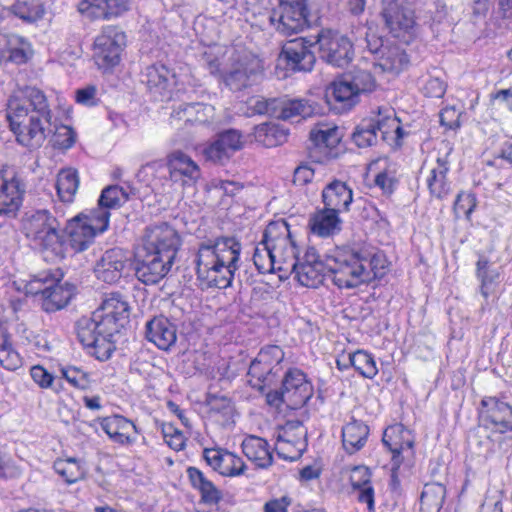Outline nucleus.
<instances>
[{"label":"nucleus","instance_id":"473e14b6","mask_svg":"<svg viewBox=\"0 0 512 512\" xmlns=\"http://www.w3.org/2000/svg\"><path fill=\"white\" fill-rule=\"evenodd\" d=\"M100 426L113 441L120 444L131 443L133 439L130 432L136 431V426L133 422L119 415L101 419Z\"/></svg>","mask_w":512,"mask_h":512},{"label":"nucleus","instance_id":"de8ad7c7","mask_svg":"<svg viewBox=\"0 0 512 512\" xmlns=\"http://www.w3.org/2000/svg\"><path fill=\"white\" fill-rule=\"evenodd\" d=\"M361 263L364 266V276L367 282L374 278H382L386 273L387 260L382 253H371L367 250H360Z\"/></svg>","mask_w":512,"mask_h":512},{"label":"nucleus","instance_id":"864d4df0","mask_svg":"<svg viewBox=\"0 0 512 512\" xmlns=\"http://www.w3.org/2000/svg\"><path fill=\"white\" fill-rule=\"evenodd\" d=\"M343 360H348L366 378H373L377 372L376 362L371 354H340Z\"/></svg>","mask_w":512,"mask_h":512},{"label":"nucleus","instance_id":"9b49d317","mask_svg":"<svg viewBox=\"0 0 512 512\" xmlns=\"http://www.w3.org/2000/svg\"><path fill=\"white\" fill-rule=\"evenodd\" d=\"M269 22L285 36L303 31L308 26L306 0H279V4L269 14Z\"/></svg>","mask_w":512,"mask_h":512},{"label":"nucleus","instance_id":"c03bdc74","mask_svg":"<svg viewBox=\"0 0 512 512\" xmlns=\"http://www.w3.org/2000/svg\"><path fill=\"white\" fill-rule=\"evenodd\" d=\"M60 270L43 271L37 275H34L25 285V294L40 296L41 302L44 297L47 296L51 287L55 285V279L57 278Z\"/></svg>","mask_w":512,"mask_h":512},{"label":"nucleus","instance_id":"423d86ee","mask_svg":"<svg viewBox=\"0 0 512 512\" xmlns=\"http://www.w3.org/2000/svg\"><path fill=\"white\" fill-rule=\"evenodd\" d=\"M328 278L339 288H354L367 282L359 251L335 249L326 255Z\"/></svg>","mask_w":512,"mask_h":512},{"label":"nucleus","instance_id":"8fccbe9b","mask_svg":"<svg viewBox=\"0 0 512 512\" xmlns=\"http://www.w3.org/2000/svg\"><path fill=\"white\" fill-rule=\"evenodd\" d=\"M343 76L351 84L358 96L371 93L376 88V80L368 70L354 68L344 73Z\"/></svg>","mask_w":512,"mask_h":512},{"label":"nucleus","instance_id":"6e6d98bb","mask_svg":"<svg viewBox=\"0 0 512 512\" xmlns=\"http://www.w3.org/2000/svg\"><path fill=\"white\" fill-rule=\"evenodd\" d=\"M186 113L185 124H206L213 118L214 109L203 103H189Z\"/></svg>","mask_w":512,"mask_h":512},{"label":"nucleus","instance_id":"f8f14e48","mask_svg":"<svg viewBox=\"0 0 512 512\" xmlns=\"http://www.w3.org/2000/svg\"><path fill=\"white\" fill-rule=\"evenodd\" d=\"M166 166L168 169L167 180L182 187L193 186L201 178L199 165L186 153L181 150H174L165 158V164L151 162L145 168L156 171Z\"/></svg>","mask_w":512,"mask_h":512},{"label":"nucleus","instance_id":"f03ea898","mask_svg":"<svg viewBox=\"0 0 512 512\" xmlns=\"http://www.w3.org/2000/svg\"><path fill=\"white\" fill-rule=\"evenodd\" d=\"M241 244L230 236L206 239L198 244L193 263L197 279L207 287L231 286L240 260Z\"/></svg>","mask_w":512,"mask_h":512},{"label":"nucleus","instance_id":"aec40b11","mask_svg":"<svg viewBox=\"0 0 512 512\" xmlns=\"http://www.w3.org/2000/svg\"><path fill=\"white\" fill-rule=\"evenodd\" d=\"M152 252L140 248L136 253L135 275L146 285L158 283L170 271L174 262H167Z\"/></svg>","mask_w":512,"mask_h":512},{"label":"nucleus","instance_id":"4468645a","mask_svg":"<svg viewBox=\"0 0 512 512\" xmlns=\"http://www.w3.org/2000/svg\"><path fill=\"white\" fill-rule=\"evenodd\" d=\"M314 45L315 41L304 37L287 41L278 55L277 65H283L293 72H310L316 62L314 52L311 50Z\"/></svg>","mask_w":512,"mask_h":512},{"label":"nucleus","instance_id":"a18cd8bd","mask_svg":"<svg viewBox=\"0 0 512 512\" xmlns=\"http://www.w3.org/2000/svg\"><path fill=\"white\" fill-rule=\"evenodd\" d=\"M408 433L402 425H394L388 427L383 434V444L388 447L390 452L393 454L392 460L396 465H399L402 462L400 457L401 452L404 449H411L413 446V442L409 439L405 441H398L396 437L398 434Z\"/></svg>","mask_w":512,"mask_h":512},{"label":"nucleus","instance_id":"6ab92c4d","mask_svg":"<svg viewBox=\"0 0 512 512\" xmlns=\"http://www.w3.org/2000/svg\"><path fill=\"white\" fill-rule=\"evenodd\" d=\"M307 430L298 419L288 420L278 431V454L291 460L300 456L305 449Z\"/></svg>","mask_w":512,"mask_h":512},{"label":"nucleus","instance_id":"dca6fc26","mask_svg":"<svg viewBox=\"0 0 512 512\" xmlns=\"http://www.w3.org/2000/svg\"><path fill=\"white\" fill-rule=\"evenodd\" d=\"M381 15L394 37L408 41L414 36L416 30L414 12L399 0H383Z\"/></svg>","mask_w":512,"mask_h":512},{"label":"nucleus","instance_id":"6e6552de","mask_svg":"<svg viewBox=\"0 0 512 512\" xmlns=\"http://www.w3.org/2000/svg\"><path fill=\"white\" fill-rule=\"evenodd\" d=\"M262 61L247 51H235L230 56V66L223 74L226 86L241 91L256 84L262 77Z\"/></svg>","mask_w":512,"mask_h":512},{"label":"nucleus","instance_id":"a878e982","mask_svg":"<svg viewBox=\"0 0 512 512\" xmlns=\"http://www.w3.org/2000/svg\"><path fill=\"white\" fill-rule=\"evenodd\" d=\"M129 9V0H81L78 4L80 13L107 20L119 17Z\"/></svg>","mask_w":512,"mask_h":512},{"label":"nucleus","instance_id":"e2e57ef3","mask_svg":"<svg viewBox=\"0 0 512 512\" xmlns=\"http://www.w3.org/2000/svg\"><path fill=\"white\" fill-rule=\"evenodd\" d=\"M272 370L273 368L270 363L262 358L256 357L250 363L248 374L259 381L265 382L268 380V376L272 373Z\"/></svg>","mask_w":512,"mask_h":512},{"label":"nucleus","instance_id":"412c9836","mask_svg":"<svg viewBox=\"0 0 512 512\" xmlns=\"http://www.w3.org/2000/svg\"><path fill=\"white\" fill-rule=\"evenodd\" d=\"M479 416L487 428L499 433L512 431V406L496 397L482 399Z\"/></svg>","mask_w":512,"mask_h":512},{"label":"nucleus","instance_id":"9d476101","mask_svg":"<svg viewBox=\"0 0 512 512\" xmlns=\"http://www.w3.org/2000/svg\"><path fill=\"white\" fill-rule=\"evenodd\" d=\"M141 82L146 85L151 96L157 101L181 99L182 89L179 87L176 73L162 63L145 67Z\"/></svg>","mask_w":512,"mask_h":512},{"label":"nucleus","instance_id":"39448f33","mask_svg":"<svg viewBox=\"0 0 512 512\" xmlns=\"http://www.w3.org/2000/svg\"><path fill=\"white\" fill-rule=\"evenodd\" d=\"M76 337L84 349H99L103 352H116L128 349L124 334L112 333L92 313L82 316L75 323Z\"/></svg>","mask_w":512,"mask_h":512},{"label":"nucleus","instance_id":"b1692460","mask_svg":"<svg viewBox=\"0 0 512 512\" xmlns=\"http://www.w3.org/2000/svg\"><path fill=\"white\" fill-rule=\"evenodd\" d=\"M325 97L330 109L338 114L350 111L359 102L358 94L343 75L327 87Z\"/></svg>","mask_w":512,"mask_h":512},{"label":"nucleus","instance_id":"f3484780","mask_svg":"<svg viewBox=\"0 0 512 512\" xmlns=\"http://www.w3.org/2000/svg\"><path fill=\"white\" fill-rule=\"evenodd\" d=\"M261 241L271 247L272 251L280 258L281 264L295 263V255L299 250L289 225L284 219L270 222L264 230Z\"/></svg>","mask_w":512,"mask_h":512},{"label":"nucleus","instance_id":"37998d69","mask_svg":"<svg viewBox=\"0 0 512 512\" xmlns=\"http://www.w3.org/2000/svg\"><path fill=\"white\" fill-rule=\"evenodd\" d=\"M254 136L258 143L268 148L281 145L287 140V132L273 123H263L256 126Z\"/></svg>","mask_w":512,"mask_h":512},{"label":"nucleus","instance_id":"ea45409f","mask_svg":"<svg viewBox=\"0 0 512 512\" xmlns=\"http://www.w3.org/2000/svg\"><path fill=\"white\" fill-rule=\"evenodd\" d=\"M6 52V61L16 65L27 63L33 55L31 44L24 37L13 34L6 36Z\"/></svg>","mask_w":512,"mask_h":512},{"label":"nucleus","instance_id":"f257e3e1","mask_svg":"<svg viewBox=\"0 0 512 512\" xmlns=\"http://www.w3.org/2000/svg\"><path fill=\"white\" fill-rule=\"evenodd\" d=\"M52 112L45 94L35 87L15 91L7 101L6 119L16 141L29 149L43 145L51 133Z\"/></svg>","mask_w":512,"mask_h":512},{"label":"nucleus","instance_id":"680f3d73","mask_svg":"<svg viewBox=\"0 0 512 512\" xmlns=\"http://www.w3.org/2000/svg\"><path fill=\"white\" fill-rule=\"evenodd\" d=\"M203 154L207 160L214 163H223L232 155L225 146L220 144L216 139L203 149Z\"/></svg>","mask_w":512,"mask_h":512},{"label":"nucleus","instance_id":"0eeeda50","mask_svg":"<svg viewBox=\"0 0 512 512\" xmlns=\"http://www.w3.org/2000/svg\"><path fill=\"white\" fill-rule=\"evenodd\" d=\"M108 229V215L102 212L80 214L68 221L65 227V240L75 252L86 250L97 234Z\"/></svg>","mask_w":512,"mask_h":512},{"label":"nucleus","instance_id":"7c9ffc66","mask_svg":"<svg viewBox=\"0 0 512 512\" xmlns=\"http://www.w3.org/2000/svg\"><path fill=\"white\" fill-rule=\"evenodd\" d=\"M75 291L76 286L68 281H63V274L60 271L55 279V285L51 287L42 301L43 310L50 313L63 309L75 295Z\"/></svg>","mask_w":512,"mask_h":512},{"label":"nucleus","instance_id":"1a4fd4ad","mask_svg":"<svg viewBox=\"0 0 512 512\" xmlns=\"http://www.w3.org/2000/svg\"><path fill=\"white\" fill-rule=\"evenodd\" d=\"M126 44V34L120 27H103L93 44V59L96 66L107 72L119 65Z\"/></svg>","mask_w":512,"mask_h":512},{"label":"nucleus","instance_id":"4be33fe9","mask_svg":"<svg viewBox=\"0 0 512 512\" xmlns=\"http://www.w3.org/2000/svg\"><path fill=\"white\" fill-rule=\"evenodd\" d=\"M282 397L287 406L297 409L302 407L313 395L311 383L299 369H289L282 381Z\"/></svg>","mask_w":512,"mask_h":512},{"label":"nucleus","instance_id":"cd10ccee","mask_svg":"<svg viewBox=\"0 0 512 512\" xmlns=\"http://www.w3.org/2000/svg\"><path fill=\"white\" fill-rule=\"evenodd\" d=\"M146 339L158 349L167 351L177 340L176 326L166 317H154L146 323Z\"/></svg>","mask_w":512,"mask_h":512},{"label":"nucleus","instance_id":"393cba45","mask_svg":"<svg viewBox=\"0 0 512 512\" xmlns=\"http://www.w3.org/2000/svg\"><path fill=\"white\" fill-rule=\"evenodd\" d=\"M283 265H286V267L279 266L278 270H291L295 273L299 283L305 287L317 288L328 278L326 257L323 263H316V265L300 264L298 252L295 255V264L294 262H285Z\"/></svg>","mask_w":512,"mask_h":512},{"label":"nucleus","instance_id":"c85d7f7f","mask_svg":"<svg viewBox=\"0 0 512 512\" xmlns=\"http://www.w3.org/2000/svg\"><path fill=\"white\" fill-rule=\"evenodd\" d=\"M2 216L16 217L26 192L24 183L16 176L10 180L2 176Z\"/></svg>","mask_w":512,"mask_h":512},{"label":"nucleus","instance_id":"e433bc0d","mask_svg":"<svg viewBox=\"0 0 512 512\" xmlns=\"http://www.w3.org/2000/svg\"><path fill=\"white\" fill-rule=\"evenodd\" d=\"M187 474L192 486L200 491L203 502L216 504L221 500V491L205 477L202 471L196 467H189Z\"/></svg>","mask_w":512,"mask_h":512},{"label":"nucleus","instance_id":"72a5a7b5","mask_svg":"<svg viewBox=\"0 0 512 512\" xmlns=\"http://www.w3.org/2000/svg\"><path fill=\"white\" fill-rule=\"evenodd\" d=\"M369 428L362 421L352 419L342 428V444L345 451L354 454L364 447Z\"/></svg>","mask_w":512,"mask_h":512},{"label":"nucleus","instance_id":"c9c22d12","mask_svg":"<svg viewBox=\"0 0 512 512\" xmlns=\"http://www.w3.org/2000/svg\"><path fill=\"white\" fill-rule=\"evenodd\" d=\"M278 113V119L282 120L306 119L317 113V106L307 99H279Z\"/></svg>","mask_w":512,"mask_h":512},{"label":"nucleus","instance_id":"774afa93","mask_svg":"<svg viewBox=\"0 0 512 512\" xmlns=\"http://www.w3.org/2000/svg\"><path fill=\"white\" fill-rule=\"evenodd\" d=\"M476 207V198L471 193H459L454 203L455 212H462L469 217Z\"/></svg>","mask_w":512,"mask_h":512},{"label":"nucleus","instance_id":"20e7f679","mask_svg":"<svg viewBox=\"0 0 512 512\" xmlns=\"http://www.w3.org/2000/svg\"><path fill=\"white\" fill-rule=\"evenodd\" d=\"M378 133L387 141L392 133L402 136L395 111L390 107H379L369 118L362 119L351 134L352 142L359 148H368L378 142Z\"/></svg>","mask_w":512,"mask_h":512},{"label":"nucleus","instance_id":"58836bf2","mask_svg":"<svg viewBox=\"0 0 512 512\" xmlns=\"http://www.w3.org/2000/svg\"><path fill=\"white\" fill-rule=\"evenodd\" d=\"M500 273L485 256H480L476 263V277L480 281V293L487 299L498 284Z\"/></svg>","mask_w":512,"mask_h":512},{"label":"nucleus","instance_id":"603ef678","mask_svg":"<svg viewBox=\"0 0 512 512\" xmlns=\"http://www.w3.org/2000/svg\"><path fill=\"white\" fill-rule=\"evenodd\" d=\"M253 262L260 274L271 273L274 271L276 263L281 264L276 253L262 241L254 249Z\"/></svg>","mask_w":512,"mask_h":512},{"label":"nucleus","instance_id":"052dcab7","mask_svg":"<svg viewBox=\"0 0 512 512\" xmlns=\"http://www.w3.org/2000/svg\"><path fill=\"white\" fill-rule=\"evenodd\" d=\"M76 140V133L74 130L66 125L56 128L53 135V146L59 149L71 148Z\"/></svg>","mask_w":512,"mask_h":512},{"label":"nucleus","instance_id":"49530a36","mask_svg":"<svg viewBox=\"0 0 512 512\" xmlns=\"http://www.w3.org/2000/svg\"><path fill=\"white\" fill-rule=\"evenodd\" d=\"M8 12L28 24L36 23L45 14L44 5L35 1H16L8 9Z\"/></svg>","mask_w":512,"mask_h":512},{"label":"nucleus","instance_id":"0e129e2a","mask_svg":"<svg viewBox=\"0 0 512 512\" xmlns=\"http://www.w3.org/2000/svg\"><path fill=\"white\" fill-rule=\"evenodd\" d=\"M61 373L71 385L85 389L88 384L87 374L76 367L62 368Z\"/></svg>","mask_w":512,"mask_h":512},{"label":"nucleus","instance_id":"f704fd0d","mask_svg":"<svg viewBox=\"0 0 512 512\" xmlns=\"http://www.w3.org/2000/svg\"><path fill=\"white\" fill-rule=\"evenodd\" d=\"M449 163L446 157H439L430 175L427 178V186L430 194L437 199H443L450 193V183L447 180Z\"/></svg>","mask_w":512,"mask_h":512},{"label":"nucleus","instance_id":"3c124183","mask_svg":"<svg viewBox=\"0 0 512 512\" xmlns=\"http://www.w3.org/2000/svg\"><path fill=\"white\" fill-rule=\"evenodd\" d=\"M79 186L77 172L71 169L62 170L57 177L56 189L61 201L70 203Z\"/></svg>","mask_w":512,"mask_h":512},{"label":"nucleus","instance_id":"bf43d9fd","mask_svg":"<svg viewBox=\"0 0 512 512\" xmlns=\"http://www.w3.org/2000/svg\"><path fill=\"white\" fill-rule=\"evenodd\" d=\"M216 140L231 153H235L243 146L242 134L236 129H228L217 135Z\"/></svg>","mask_w":512,"mask_h":512},{"label":"nucleus","instance_id":"5fc2aeb1","mask_svg":"<svg viewBox=\"0 0 512 512\" xmlns=\"http://www.w3.org/2000/svg\"><path fill=\"white\" fill-rule=\"evenodd\" d=\"M54 469L69 484L75 483L83 476L81 466L74 458L56 461Z\"/></svg>","mask_w":512,"mask_h":512},{"label":"nucleus","instance_id":"79ce46f5","mask_svg":"<svg viewBox=\"0 0 512 512\" xmlns=\"http://www.w3.org/2000/svg\"><path fill=\"white\" fill-rule=\"evenodd\" d=\"M446 496V488L440 483H427L424 485L420 497L423 512H439Z\"/></svg>","mask_w":512,"mask_h":512},{"label":"nucleus","instance_id":"5701e85b","mask_svg":"<svg viewBox=\"0 0 512 512\" xmlns=\"http://www.w3.org/2000/svg\"><path fill=\"white\" fill-rule=\"evenodd\" d=\"M203 457L207 464L226 477H237L244 474L246 465L241 457L221 448H206Z\"/></svg>","mask_w":512,"mask_h":512},{"label":"nucleus","instance_id":"a19ab883","mask_svg":"<svg viewBox=\"0 0 512 512\" xmlns=\"http://www.w3.org/2000/svg\"><path fill=\"white\" fill-rule=\"evenodd\" d=\"M340 212L324 207L322 211L314 216L311 223L313 233L327 237L340 230Z\"/></svg>","mask_w":512,"mask_h":512},{"label":"nucleus","instance_id":"a211bd4d","mask_svg":"<svg viewBox=\"0 0 512 512\" xmlns=\"http://www.w3.org/2000/svg\"><path fill=\"white\" fill-rule=\"evenodd\" d=\"M92 313L112 333L124 334L121 328L128 321L130 306L123 295L112 292L105 295L100 306Z\"/></svg>","mask_w":512,"mask_h":512},{"label":"nucleus","instance_id":"ddd939ff","mask_svg":"<svg viewBox=\"0 0 512 512\" xmlns=\"http://www.w3.org/2000/svg\"><path fill=\"white\" fill-rule=\"evenodd\" d=\"M180 244L177 232L167 223H159L146 228L141 248L174 262Z\"/></svg>","mask_w":512,"mask_h":512},{"label":"nucleus","instance_id":"69168bd1","mask_svg":"<svg viewBox=\"0 0 512 512\" xmlns=\"http://www.w3.org/2000/svg\"><path fill=\"white\" fill-rule=\"evenodd\" d=\"M30 375L33 381L42 389L53 388L54 376L49 373L44 367L35 365L30 370Z\"/></svg>","mask_w":512,"mask_h":512},{"label":"nucleus","instance_id":"4d7b16f0","mask_svg":"<svg viewBox=\"0 0 512 512\" xmlns=\"http://www.w3.org/2000/svg\"><path fill=\"white\" fill-rule=\"evenodd\" d=\"M310 138L317 146L334 147L339 142L338 129L336 127L313 129L310 132Z\"/></svg>","mask_w":512,"mask_h":512},{"label":"nucleus","instance_id":"2eb2a0df","mask_svg":"<svg viewBox=\"0 0 512 512\" xmlns=\"http://www.w3.org/2000/svg\"><path fill=\"white\" fill-rule=\"evenodd\" d=\"M314 41L319 45L320 58L328 64L343 67L352 60L353 46L346 36L331 30H322Z\"/></svg>","mask_w":512,"mask_h":512},{"label":"nucleus","instance_id":"338daca9","mask_svg":"<svg viewBox=\"0 0 512 512\" xmlns=\"http://www.w3.org/2000/svg\"><path fill=\"white\" fill-rule=\"evenodd\" d=\"M252 108L257 114H267L271 117L278 118L279 99H257Z\"/></svg>","mask_w":512,"mask_h":512},{"label":"nucleus","instance_id":"bb28decb","mask_svg":"<svg viewBox=\"0 0 512 512\" xmlns=\"http://www.w3.org/2000/svg\"><path fill=\"white\" fill-rule=\"evenodd\" d=\"M126 265V255L119 248L107 250L97 262L94 272L99 280L115 283L122 277Z\"/></svg>","mask_w":512,"mask_h":512},{"label":"nucleus","instance_id":"2f4dec72","mask_svg":"<svg viewBox=\"0 0 512 512\" xmlns=\"http://www.w3.org/2000/svg\"><path fill=\"white\" fill-rule=\"evenodd\" d=\"M244 455L259 468H268L273 462L272 453L265 439L250 435L242 442Z\"/></svg>","mask_w":512,"mask_h":512},{"label":"nucleus","instance_id":"09e8293b","mask_svg":"<svg viewBox=\"0 0 512 512\" xmlns=\"http://www.w3.org/2000/svg\"><path fill=\"white\" fill-rule=\"evenodd\" d=\"M407 63V54L398 46H386L379 56V66L383 71L398 73Z\"/></svg>","mask_w":512,"mask_h":512},{"label":"nucleus","instance_id":"13d9d810","mask_svg":"<svg viewBox=\"0 0 512 512\" xmlns=\"http://www.w3.org/2000/svg\"><path fill=\"white\" fill-rule=\"evenodd\" d=\"M374 184L382 191L383 195L391 196L398 185V180L393 171L384 169L375 176Z\"/></svg>","mask_w":512,"mask_h":512},{"label":"nucleus","instance_id":"7ed1b4c3","mask_svg":"<svg viewBox=\"0 0 512 512\" xmlns=\"http://www.w3.org/2000/svg\"><path fill=\"white\" fill-rule=\"evenodd\" d=\"M21 230L35 248L56 255L62 252L64 236L60 233L58 220L50 211L39 209L26 212L21 220Z\"/></svg>","mask_w":512,"mask_h":512},{"label":"nucleus","instance_id":"4c0bfd02","mask_svg":"<svg viewBox=\"0 0 512 512\" xmlns=\"http://www.w3.org/2000/svg\"><path fill=\"white\" fill-rule=\"evenodd\" d=\"M129 200V192L124 187L119 185H111L106 187L98 200V206L91 210V212L102 211L107 213L108 220L110 219V209L120 208L124 203Z\"/></svg>","mask_w":512,"mask_h":512},{"label":"nucleus","instance_id":"c756f323","mask_svg":"<svg viewBox=\"0 0 512 512\" xmlns=\"http://www.w3.org/2000/svg\"><path fill=\"white\" fill-rule=\"evenodd\" d=\"M324 206L337 212H346L353 201L352 189L345 182L333 180L322 191Z\"/></svg>","mask_w":512,"mask_h":512}]
</instances>
